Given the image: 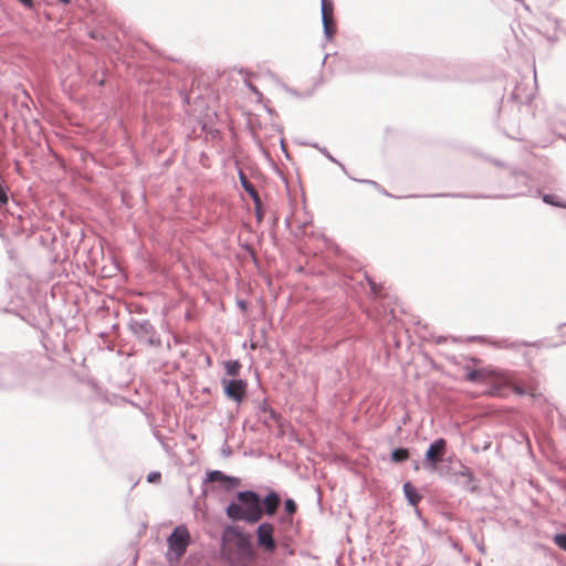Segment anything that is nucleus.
<instances>
[{"label": "nucleus", "mask_w": 566, "mask_h": 566, "mask_svg": "<svg viewBox=\"0 0 566 566\" xmlns=\"http://www.w3.org/2000/svg\"><path fill=\"white\" fill-rule=\"evenodd\" d=\"M556 329L562 338L560 344H566V322L558 324Z\"/></svg>", "instance_id": "31"}, {"label": "nucleus", "mask_w": 566, "mask_h": 566, "mask_svg": "<svg viewBox=\"0 0 566 566\" xmlns=\"http://www.w3.org/2000/svg\"><path fill=\"white\" fill-rule=\"evenodd\" d=\"M23 6L31 8L32 7V0H19Z\"/></svg>", "instance_id": "41"}, {"label": "nucleus", "mask_w": 566, "mask_h": 566, "mask_svg": "<svg viewBox=\"0 0 566 566\" xmlns=\"http://www.w3.org/2000/svg\"><path fill=\"white\" fill-rule=\"evenodd\" d=\"M358 182H364L370 185L378 192L387 196L394 197L390 192H388L381 185L376 182L374 179H354ZM507 181H514V187L506 188L504 192H481L475 195L468 193H432V195H423L422 197H452V198H513L518 196H528L533 191V188L537 186L535 181L537 179H506ZM420 197L419 195H405V196H395V198H416Z\"/></svg>", "instance_id": "2"}, {"label": "nucleus", "mask_w": 566, "mask_h": 566, "mask_svg": "<svg viewBox=\"0 0 566 566\" xmlns=\"http://www.w3.org/2000/svg\"><path fill=\"white\" fill-rule=\"evenodd\" d=\"M322 18L325 34L331 39L336 33V23L334 21L333 3L328 0H322Z\"/></svg>", "instance_id": "13"}, {"label": "nucleus", "mask_w": 566, "mask_h": 566, "mask_svg": "<svg viewBox=\"0 0 566 566\" xmlns=\"http://www.w3.org/2000/svg\"><path fill=\"white\" fill-rule=\"evenodd\" d=\"M260 493L253 489L237 491L234 497L224 506V514L231 522L254 525L264 516L260 506Z\"/></svg>", "instance_id": "3"}, {"label": "nucleus", "mask_w": 566, "mask_h": 566, "mask_svg": "<svg viewBox=\"0 0 566 566\" xmlns=\"http://www.w3.org/2000/svg\"><path fill=\"white\" fill-rule=\"evenodd\" d=\"M220 453L223 458H229L232 454V448L228 444V438H226L223 444L221 446Z\"/></svg>", "instance_id": "30"}, {"label": "nucleus", "mask_w": 566, "mask_h": 566, "mask_svg": "<svg viewBox=\"0 0 566 566\" xmlns=\"http://www.w3.org/2000/svg\"><path fill=\"white\" fill-rule=\"evenodd\" d=\"M242 368L239 359H228L223 361V369L228 378H237Z\"/></svg>", "instance_id": "18"}, {"label": "nucleus", "mask_w": 566, "mask_h": 566, "mask_svg": "<svg viewBox=\"0 0 566 566\" xmlns=\"http://www.w3.org/2000/svg\"><path fill=\"white\" fill-rule=\"evenodd\" d=\"M560 345H562L560 343H555V344L548 345L547 348H557Z\"/></svg>", "instance_id": "45"}, {"label": "nucleus", "mask_w": 566, "mask_h": 566, "mask_svg": "<svg viewBox=\"0 0 566 566\" xmlns=\"http://www.w3.org/2000/svg\"><path fill=\"white\" fill-rule=\"evenodd\" d=\"M412 468H413V470L418 471L420 469L419 461L415 460L413 463H412Z\"/></svg>", "instance_id": "44"}, {"label": "nucleus", "mask_w": 566, "mask_h": 566, "mask_svg": "<svg viewBox=\"0 0 566 566\" xmlns=\"http://www.w3.org/2000/svg\"><path fill=\"white\" fill-rule=\"evenodd\" d=\"M460 474V486L472 494H479L481 492L480 480L475 476L472 469L467 467L465 464H461Z\"/></svg>", "instance_id": "12"}, {"label": "nucleus", "mask_w": 566, "mask_h": 566, "mask_svg": "<svg viewBox=\"0 0 566 566\" xmlns=\"http://www.w3.org/2000/svg\"><path fill=\"white\" fill-rule=\"evenodd\" d=\"M462 461L457 459L454 454L446 457L439 464L438 470L432 471L443 478L450 484H460V472Z\"/></svg>", "instance_id": "10"}, {"label": "nucleus", "mask_w": 566, "mask_h": 566, "mask_svg": "<svg viewBox=\"0 0 566 566\" xmlns=\"http://www.w3.org/2000/svg\"><path fill=\"white\" fill-rule=\"evenodd\" d=\"M56 1L62 4H69L71 0H56Z\"/></svg>", "instance_id": "47"}, {"label": "nucleus", "mask_w": 566, "mask_h": 566, "mask_svg": "<svg viewBox=\"0 0 566 566\" xmlns=\"http://www.w3.org/2000/svg\"><path fill=\"white\" fill-rule=\"evenodd\" d=\"M241 485V479L234 475L228 474V478L222 481L221 486L227 490H233Z\"/></svg>", "instance_id": "24"}, {"label": "nucleus", "mask_w": 566, "mask_h": 566, "mask_svg": "<svg viewBox=\"0 0 566 566\" xmlns=\"http://www.w3.org/2000/svg\"><path fill=\"white\" fill-rule=\"evenodd\" d=\"M475 566H481V564H476Z\"/></svg>", "instance_id": "51"}, {"label": "nucleus", "mask_w": 566, "mask_h": 566, "mask_svg": "<svg viewBox=\"0 0 566 566\" xmlns=\"http://www.w3.org/2000/svg\"><path fill=\"white\" fill-rule=\"evenodd\" d=\"M521 347H536L541 348L542 340H534V342H527V340H520Z\"/></svg>", "instance_id": "36"}, {"label": "nucleus", "mask_w": 566, "mask_h": 566, "mask_svg": "<svg viewBox=\"0 0 566 566\" xmlns=\"http://www.w3.org/2000/svg\"><path fill=\"white\" fill-rule=\"evenodd\" d=\"M253 205H254L255 220H256V223L260 224L263 222V219H264V210L262 207V202L260 201V202H256Z\"/></svg>", "instance_id": "28"}, {"label": "nucleus", "mask_w": 566, "mask_h": 566, "mask_svg": "<svg viewBox=\"0 0 566 566\" xmlns=\"http://www.w3.org/2000/svg\"><path fill=\"white\" fill-rule=\"evenodd\" d=\"M146 481L148 483L159 484L161 482V473L159 471H150L146 476Z\"/></svg>", "instance_id": "29"}, {"label": "nucleus", "mask_w": 566, "mask_h": 566, "mask_svg": "<svg viewBox=\"0 0 566 566\" xmlns=\"http://www.w3.org/2000/svg\"><path fill=\"white\" fill-rule=\"evenodd\" d=\"M38 311H39V314L42 316H48L49 315V307L46 304H40L38 305Z\"/></svg>", "instance_id": "39"}, {"label": "nucleus", "mask_w": 566, "mask_h": 566, "mask_svg": "<svg viewBox=\"0 0 566 566\" xmlns=\"http://www.w3.org/2000/svg\"><path fill=\"white\" fill-rule=\"evenodd\" d=\"M226 478H228V474L221 470H207L205 473V478L202 479L203 492L206 491V483L214 481H219L222 483V481H224Z\"/></svg>", "instance_id": "20"}, {"label": "nucleus", "mask_w": 566, "mask_h": 566, "mask_svg": "<svg viewBox=\"0 0 566 566\" xmlns=\"http://www.w3.org/2000/svg\"><path fill=\"white\" fill-rule=\"evenodd\" d=\"M542 200L552 207L566 208V201L555 193H543Z\"/></svg>", "instance_id": "22"}, {"label": "nucleus", "mask_w": 566, "mask_h": 566, "mask_svg": "<svg viewBox=\"0 0 566 566\" xmlns=\"http://www.w3.org/2000/svg\"><path fill=\"white\" fill-rule=\"evenodd\" d=\"M274 528V523L269 520H261L258 522L254 534L256 537V544L263 552L273 553L276 549Z\"/></svg>", "instance_id": "8"}, {"label": "nucleus", "mask_w": 566, "mask_h": 566, "mask_svg": "<svg viewBox=\"0 0 566 566\" xmlns=\"http://www.w3.org/2000/svg\"><path fill=\"white\" fill-rule=\"evenodd\" d=\"M271 407L268 405V399L264 398L261 402L258 403V411L259 412H266Z\"/></svg>", "instance_id": "38"}, {"label": "nucleus", "mask_w": 566, "mask_h": 566, "mask_svg": "<svg viewBox=\"0 0 566 566\" xmlns=\"http://www.w3.org/2000/svg\"><path fill=\"white\" fill-rule=\"evenodd\" d=\"M329 270L333 283L339 285L342 289H354L356 284L363 286V282L366 281L369 286V293L374 295L377 294L376 283L367 272L357 271L355 273H348L337 265H329Z\"/></svg>", "instance_id": "4"}, {"label": "nucleus", "mask_w": 566, "mask_h": 566, "mask_svg": "<svg viewBox=\"0 0 566 566\" xmlns=\"http://www.w3.org/2000/svg\"><path fill=\"white\" fill-rule=\"evenodd\" d=\"M235 304H237L238 308H239L241 312L245 313V312H248V311H249V302H248V301H245V300H243V298H237Z\"/></svg>", "instance_id": "34"}, {"label": "nucleus", "mask_w": 566, "mask_h": 566, "mask_svg": "<svg viewBox=\"0 0 566 566\" xmlns=\"http://www.w3.org/2000/svg\"><path fill=\"white\" fill-rule=\"evenodd\" d=\"M448 442L440 437L430 442L423 454V468L429 472L437 471L438 464L447 457Z\"/></svg>", "instance_id": "7"}, {"label": "nucleus", "mask_w": 566, "mask_h": 566, "mask_svg": "<svg viewBox=\"0 0 566 566\" xmlns=\"http://www.w3.org/2000/svg\"><path fill=\"white\" fill-rule=\"evenodd\" d=\"M259 502H260V506H261L263 515L266 517H273L275 515L276 509L281 502V495L273 488L266 486L265 494L264 495L260 494Z\"/></svg>", "instance_id": "11"}, {"label": "nucleus", "mask_w": 566, "mask_h": 566, "mask_svg": "<svg viewBox=\"0 0 566 566\" xmlns=\"http://www.w3.org/2000/svg\"><path fill=\"white\" fill-rule=\"evenodd\" d=\"M281 180L283 181L286 191L290 190V188L292 186V182H295L297 186H300L302 188V179H287V178H284V179H281Z\"/></svg>", "instance_id": "33"}, {"label": "nucleus", "mask_w": 566, "mask_h": 566, "mask_svg": "<svg viewBox=\"0 0 566 566\" xmlns=\"http://www.w3.org/2000/svg\"><path fill=\"white\" fill-rule=\"evenodd\" d=\"M266 413H269V418L270 420L274 421V422H280L282 420V417L281 415L273 408H270Z\"/></svg>", "instance_id": "32"}, {"label": "nucleus", "mask_w": 566, "mask_h": 566, "mask_svg": "<svg viewBox=\"0 0 566 566\" xmlns=\"http://www.w3.org/2000/svg\"><path fill=\"white\" fill-rule=\"evenodd\" d=\"M557 483H558V485H559L562 489H566V483H565V482H563V481L558 480V481H557Z\"/></svg>", "instance_id": "46"}, {"label": "nucleus", "mask_w": 566, "mask_h": 566, "mask_svg": "<svg viewBox=\"0 0 566 566\" xmlns=\"http://www.w3.org/2000/svg\"><path fill=\"white\" fill-rule=\"evenodd\" d=\"M240 548L243 555L252 557V549L250 548V546H248L245 551L243 549V546H241Z\"/></svg>", "instance_id": "40"}, {"label": "nucleus", "mask_w": 566, "mask_h": 566, "mask_svg": "<svg viewBox=\"0 0 566 566\" xmlns=\"http://www.w3.org/2000/svg\"><path fill=\"white\" fill-rule=\"evenodd\" d=\"M402 493L407 504L412 507L423 500V494L409 480L402 483Z\"/></svg>", "instance_id": "15"}, {"label": "nucleus", "mask_w": 566, "mask_h": 566, "mask_svg": "<svg viewBox=\"0 0 566 566\" xmlns=\"http://www.w3.org/2000/svg\"><path fill=\"white\" fill-rule=\"evenodd\" d=\"M210 391V388L206 387L202 389V392H209Z\"/></svg>", "instance_id": "50"}, {"label": "nucleus", "mask_w": 566, "mask_h": 566, "mask_svg": "<svg viewBox=\"0 0 566 566\" xmlns=\"http://www.w3.org/2000/svg\"><path fill=\"white\" fill-rule=\"evenodd\" d=\"M223 395L227 399L234 401L238 405L243 402V395L248 389V380L244 378H228L222 377L220 379Z\"/></svg>", "instance_id": "9"}, {"label": "nucleus", "mask_w": 566, "mask_h": 566, "mask_svg": "<svg viewBox=\"0 0 566 566\" xmlns=\"http://www.w3.org/2000/svg\"><path fill=\"white\" fill-rule=\"evenodd\" d=\"M478 549L481 552V553H485V549H484V546H478Z\"/></svg>", "instance_id": "48"}, {"label": "nucleus", "mask_w": 566, "mask_h": 566, "mask_svg": "<svg viewBox=\"0 0 566 566\" xmlns=\"http://www.w3.org/2000/svg\"><path fill=\"white\" fill-rule=\"evenodd\" d=\"M492 447V441L490 440H486L483 442V444H475V443H472L470 446V449L473 453H480V452H484V451H488L490 450Z\"/></svg>", "instance_id": "27"}, {"label": "nucleus", "mask_w": 566, "mask_h": 566, "mask_svg": "<svg viewBox=\"0 0 566 566\" xmlns=\"http://www.w3.org/2000/svg\"><path fill=\"white\" fill-rule=\"evenodd\" d=\"M261 422H262V424H264V426H269V422H268V420H266V419L262 420Z\"/></svg>", "instance_id": "49"}, {"label": "nucleus", "mask_w": 566, "mask_h": 566, "mask_svg": "<svg viewBox=\"0 0 566 566\" xmlns=\"http://www.w3.org/2000/svg\"><path fill=\"white\" fill-rule=\"evenodd\" d=\"M469 340L488 342L494 348H505V349H513V350H517L518 348H521L520 340L512 342L509 338L497 339V338H490L484 335H475V336H470Z\"/></svg>", "instance_id": "14"}, {"label": "nucleus", "mask_w": 566, "mask_h": 566, "mask_svg": "<svg viewBox=\"0 0 566 566\" xmlns=\"http://www.w3.org/2000/svg\"><path fill=\"white\" fill-rule=\"evenodd\" d=\"M234 523L235 522H232V523L226 524L223 526V528H222L223 535L248 539V532L243 527H241Z\"/></svg>", "instance_id": "17"}, {"label": "nucleus", "mask_w": 566, "mask_h": 566, "mask_svg": "<svg viewBox=\"0 0 566 566\" xmlns=\"http://www.w3.org/2000/svg\"><path fill=\"white\" fill-rule=\"evenodd\" d=\"M35 370L30 353L0 354V390L25 386Z\"/></svg>", "instance_id": "1"}, {"label": "nucleus", "mask_w": 566, "mask_h": 566, "mask_svg": "<svg viewBox=\"0 0 566 566\" xmlns=\"http://www.w3.org/2000/svg\"><path fill=\"white\" fill-rule=\"evenodd\" d=\"M4 180L6 179H0V210H6L11 216H14V212L11 209V205L18 207V202L14 198H12L8 186L4 184Z\"/></svg>", "instance_id": "16"}, {"label": "nucleus", "mask_w": 566, "mask_h": 566, "mask_svg": "<svg viewBox=\"0 0 566 566\" xmlns=\"http://www.w3.org/2000/svg\"><path fill=\"white\" fill-rule=\"evenodd\" d=\"M395 318H396V314H395V311L392 308H390L389 311H387V310L384 311V317H382L384 322L390 323Z\"/></svg>", "instance_id": "35"}, {"label": "nucleus", "mask_w": 566, "mask_h": 566, "mask_svg": "<svg viewBox=\"0 0 566 566\" xmlns=\"http://www.w3.org/2000/svg\"><path fill=\"white\" fill-rule=\"evenodd\" d=\"M552 541L559 549L566 552V532H556Z\"/></svg>", "instance_id": "25"}, {"label": "nucleus", "mask_w": 566, "mask_h": 566, "mask_svg": "<svg viewBox=\"0 0 566 566\" xmlns=\"http://www.w3.org/2000/svg\"><path fill=\"white\" fill-rule=\"evenodd\" d=\"M189 538L190 533L186 524L181 523L172 528L171 533L166 537L167 552L165 553V558L169 564H172L184 556Z\"/></svg>", "instance_id": "5"}, {"label": "nucleus", "mask_w": 566, "mask_h": 566, "mask_svg": "<svg viewBox=\"0 0 566 566\" xmlns=\"http://www.w3.org/2000/svg\"><path fill=\"white\" fill-rule=\"evenodd\" d=\"M127 326L139 343L147 344L151 347H159L161 345L160 336L149 319L130 317Z\"/></svg>", "instance_id": "6"}, {"label": "nucleus", "mask_w": 566, "mask_h": 566, "mask_svg": "<svg viewBox=\"0 0 566 566\" xmlns=\"http://www.w3.org/2000/svg\"><path fill=\"white\" fill-rule=\"evenodd\" d=\"M415 514H416L417 518L422 523V525L427 528L429 525V521L423 516L421 510H419L418 507H415Z\"/></svg>", "instance_id": "37"}, {"label": "nucleus", "mask_w": 566, "mask_h": 566, "mask_svg": "<svg viewBox=\"0 0 566 566\" xmlns=\"http://www.w3.org/2000/svg\"><path fill=\"white\" fill-rule=\"evenodd\" d=\"M276 521H277V523L283 524V523H285L286 518H285V516H284V515H279V516L276 517Z\"/></svg>", "instance_id": "42"}, {"label": "nucleus", "mask_w": 566, "mask_h": 566, "mask_svg": "<svg viewBox=\"0 0 566 566\" xmlns=\"http://www.w3.org/2000/svg\"><path fill=\"white\" fill-rule=\"evenodd\" d=\"M444 342H446V337L444 336H438L437 339H436L437 344H442Z\"/></svg>", "instance_id": "43"}, {"label": "nucleus", "mask_w": 566, "mask_h": 566, "mask_svg": "<svg viewBox=\"0 0 566 566\" xmlns=\"http://www.w3.org/2000/svg\"><path fill=\"white\" fill-rule=\"evenodd\" d=\"M284 512L289 515H293L297 511V503L292 497H286L283 503Z\"/></svg>", "instance_id": "26"}, {"label": "nucleus", "mask_w": 566, "mask_h": 566, "mask_svg": "<svg viewBox=\"0 0 566 566\" xmlns=\"http://www.w3.org/2000/svg\"><path fill=\"white\" fill-rule=\"evenodd\" d=\"M464 370H465L464 378H465V380H468L470 382L476 384V382H480L483 378V373L481 369L470 368V367L465 366Z\"/></svg>", "instance_id": "23"}, {"label": "nucleus", "mask_w": 566, "mask_h": 566, "mask_svg": "<svg viewBox=\"0 0 566 566\" xmlns=\"http://www.w3.org/2000/svg\"><path fill=\"white\" fill-rule=\"evenodd\" d=\"M409 451L405 447H397L390 451L389 460L392 463H403L408 460Z\"/></svg>", "instance_id": "21"}, {"label": "nucleus", "mask_w": 566, "mask_h": 566, "mask_svg": "<svg viewBox=\"0 0 566 566\" xmlns=\"http://www.w3.org/2000/svg\"><path fill=\"white\" fill-rule=\"evenodd\" d=\"M239 181L243 191L251 198L253 203L261 201L260 192L251 182V179H239Z\"/></svg>", "instance_id": "19"}]
</instances>
